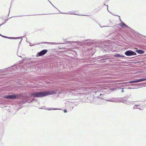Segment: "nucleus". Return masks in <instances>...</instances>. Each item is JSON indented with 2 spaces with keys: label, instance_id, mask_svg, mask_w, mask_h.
I'll return each instance as SVG.
<instances>
[{
  "label": "nucleus",
  "instance_id": "nucleus-20",
  "mask_svg": "<svg viewBox=\"0 0 146 146\" xmlns=\"http://www.w3.org/2000/svg\"><path fill=\"white\" fill-rule=\"evenodd\" d=\"M39 44V43H37V44H32L31 43H30V46H34L35 45H36V44Z\"/></svg>",
  "mask_w": 146,
  "mask_h": 146
},
{
  "label": "nucleus",
  "instance_id": "nucleus-35",
  "mask_svg": "<svg viewBox=\"0 0 146 146\" xmlns=\"http://www.w3.org/2000/svg\"><path fill=\"white\" fill-rule=\"evenodd\" d=\"M108 8V6H107V8Z\"/></svg>",
  "mask_w": 146,
  "mask_h": 146
},
{
  "label": "nucleus",
  "instance_id": "nucleus-10",
  "mask_svg": "<svg viewBox=\"0 0 146 146\" xmlns=\"http://www.w3.org/2000/svg\"><path fill=\"white\" fill-rule=\"evenodd\" d=\"M119 25L120 26L123 28H129V27L122 21L121 23L119 24Z\"/></svg>",
  "mask_w": 146,
  "mask_h": 146
},
{
  "label": "nucleus",
  "instance_id": "nucleus-1",
  "mask_svg": "<svg viewBox=\"0 0 146 146\" xmlns=\"http://www.w3.org/2000/svg\"><path fill=\"white\" fill-rule=\"evenodd\" d=\"M66 89H65L62 90L60 92H59L58 90H50L49 91H46L43 92H40L33 93L32 94V96L34 97L40 98L45 96L48 95H54L56 93L60 94L64 93ZM64 94V93H63Z\"/></svg>",
  "mask_w": 146,
  "mask_h": 146
},
{
  "label": "nucleus",
  "instance_id": "nucleus-27",
  "mask_svg": "<svg viewBox=\"0 0 146 146\" xmlns=\"http://www.w3.org/2000/svg\"><path fill=\"white\" fill-rule=\"evenodd\" d=\"M2 37H3V38H5V37H6V36H3V35H2Z\"/></svg>",
  "mask_w": 146,
  "mask_h": 146
},
{
  "label": "nucleus",
  "instance_id": "nucleus-25",
  "mask_svg": "<svg viewBox=\"0 0 146 146\" xmlns=\"http://www.w3.org/2000/svg\"><path fill=\"white\" fill-rule=\"evenodd\" d=\"M64 111L65 113H66L67 112V111L66 109H65L64 110Z\"/></svg>",
  "mask_w": 146,
  "mask_h": 146
},
{
  "label": "nucleus",
  "instance_id": "nucleus-4",
  "mask_svg": "<svg viewBox=\"0 0 146 146\" xmlns=\"http://www.w3.org/2000/svg\"><path fill=\"white\" fill-rule=\"evenodd\" d=\"M30 59V58L29 60H27L25 62L26 64H23L21 66L24 70H27V69H26V68H29L31 65L33 63L32 62H30L29 61V60Z\"/></svg>",
  "mask_w": 146,
  "mask_h": 146
},
{
  "label": "nucleus",
  "instance_id": "nucleus-15",
  "mask_svg": "<svg viewBox=\"0 0 146 146\" xmlns=\"http://www.w3.org/2000/svg\"><path fill=\"white\" fill-rule=\"evenodd\" d=\"M87 43H88L93 44L94 43V41L91 40H87Z\"/></svg>",
  "mask_w": 146,
  "mask_h": 146
},
{
  "label": "nucleus",
  "instance_id": "nucleus-34",
  "mask_svg": "<svg viewBox=\"0 0 146 146\" xmlns=\"http://www.w3.org/2000/svg\"><path fill=\"white\" fill-rule=\"evenodd\" d=\"M57 109H54V110H57Z\"/></svg>",
  "mask_w": 146,
  "mask_h": 146
},
{
  "label": "nucleus",
  "instance_id": "nucleus-22",
  "mask_svg": "<svg viewBox=\"0 0 146 146\" xmlns=\"http://www.w3.org/2000/svg\"><path fill=\"white\" fill-rule=\"evenodd\" d=\"M128 88L129 89H135V88H133L130 87H129Z\"/></svg>",
  "mask_w": 146,
  "mask_h": 146
},
{
  "label": "nucleus",
  "instance_id": "nucleus-5",
  "mask_svg": "<svg viewBox=\"0 0 146 146\" xmlns=\"http://www.w3.org/2000/svg\"><path fill=\"white\" fill-rule=\"evenodd\" d=\"M124 54L128 56H130L137 55L136 53L131 50H128L125 52Z\"/></svg>",
  "mask_w": 146,
  "mask_h": 146
},
{
  "label": "nucleus",
  "instance_id": "nucleus-31",
  "mask_svg": "<svg viewBox=\"0 0 146 146\" xmlns=\"http://www.w3.org/2000/svg\"><path fill=\"white\" fill-rule=\"evenodd\" d=\"M0 36H2V35L1 34H0Z\"/></svg>",
  "mask_w": 146,
  "mask_h": 146
},
{
  "label": "nucleus",
  "instance_id": "nucleus-36",
  "mask_svg": "<svg viewBox=\"0 0 146 146\" xmlns=\"http://www.w3.org/2000/svg\"><path fill=\"white\" fill-rule=\"evenodd\" d=\"M102 99L103 100H104L103 98H102Z\"/></svg>",
  "mask_w": 146,
  "mask_h": 146
},
{
  "label": "nucleus",
  "instance_id": "nucleus-24",
  "mask_svg": "<svg viewBox=\"0 0 146 146\" xmlns=\"http://www.w3.org/2000/svg\"><path fill=\"white\" fill-rule=\"evenodd\" d=\"M49 3H50L52 5L53 7H55L56 8L55 6H54L53 5V4L51 3V2L49 0V1H48Z\"/></svg>",
  "mask_w": 146,
  "mask_h": 146
},
{
  "label": "nucleus",
  "instance_id": "nucleus-12",
  "mask_svg": "<svg viewBox=\"0 0 146 146\" xmlns=\"http://www.w3.org/2000/svg\"><path fill=\"white\" fill-rule=\"evenodd\" d=\"M113 56L115 57H121L124 58L125 56L122 55H120V54H117L114 55Z\"/></svg>",
  "mask_w": 146,
  "mask_h": 146
},
{
  "label": "nucleus",
  "instance_id": "nucleus-28",
  "mask_svg": "<svg viewBox=\"0 0 146 146\" xmlns=\"http://www.w3.org/2000/svg\"><path fill=\"white\" fill-rule=\"evenodd\" d=\"M109 59V58H104L103 59V60H106L107 59Z\"/></svg>",
  "mask_w": 146,
  "mask_h": 146
},
{
  "label": "nucleus",
  "instance_id": "nucleus-26",
  "mask_svg": "<svg viewBox=\"0 0 146 146\" xmlns=\"http://www.w3.org/2000/svg\"><path fill=\"white\" fill-rule=\"evenodd\" d=\"M99 25H100V27H106V26H100V24H99Z\"/></svg>",
  "mask_w": 146,
  "mask_h": 146
},
{
  "label": "nucleus",
  "instance_id": "nucleus-37",
  "mask_svg": "<svg viewBox=\"0 0 146 146\" xmlns=\"http://www.w3.org/2000/svg\"><path fill=\"white\" fill-rule=\"evenodd\" d=\"M32 100V101H33V100Z\"/></svg>",
  "mask_w": 146,
  "mask_h": 146
},
{
  "label": "nucleus",
  "instance_id": "nucleus-13",
  "mask_svg": "<svg viewBox=\"0 0 146 146\" xmlns=\"http://www.w3.org/2000/svg\"><path fill=\"white\" fill-rule=\"evenodd\" d=\"M68 80H70L71 81H73L75 80V77L74 76H71L69 77L68 79Z\"/></svg>",
  "mask_w": 146,
  "mask_h": 146
},
{
  "label": "nucleus",
  "instance_id": "nucleus-23",
  "mask_svg": "<svg viewBox=\"0 0 146 146\" xmlns=\"http://www.w3.org/2000/svg\"><path fill=\"white\" fill-rule=\"evenodd\" d=\"M63 13V14H72L70 13Z\"/></svg>",
  "mask_w": 146,
  "mask_h": 146
},
{
  "label": "nucleus",
  "instance_id": "nucleus-32",
  "mask_svg": "<svg viewBox=\"0 0 146 146\" xmlns=\"http://www.w3.org/2000/svg\"><path fill=\"white\" fill-rule=\"evenodd\" d=\"M81 94V93H79V94Z\"/></svg>",
  "mask_w": 146,
  "mask_h": 146
},
{
  "label": "nucleus",
  "instance_id": "nucleus-38",
  "mask_svg": "<svg viewBox=\"0 0 146 146\" xmlns=\"http://www.w3.org/2000/svg\"><path fill=\"white\" fill-rule=\"evenodd\" d=\"M105 100L107 101V100Z\"/></svg>",
  "mask_w": 146,
  "mask_h": 146
},
{
  "label": "nucleus",
  "instance_id": "nucleus-19",
  "mask_svg": "<svg viewBox=\"0 0 146 146\" xmlns=\"http://www.w3.org/2000/svg\"><path fill=\"white\" fill-rule=\"evenodd\" d=\"M134 81V80L133 81H130L127 82L126 83H127V84L133 83H135V82Z\"/></svg>",
  "mask_w": 146,
  "mask_h": 146
},
{
  "label": "nucleus",
  "instance_id": "nucleus-7",
  "mask_svg": "<svg viewBox=\"0 0 146 146\" xmlns=\"http://www.w3.org/2000/svg\"><path fill=\"white\" fill-rule=\"evenodd\" d=\"M48 51V50L46 49H44L40 51V52H38L36 55L37 57H38L40 56H42L44 55L46 53H47Z\"/></svg>",
  "mask_w": 146,
  "mask_h": 146
},
{
  "label": "nucleus",
  "instance_id": "nucleus-39",
  "mask_svg": "<svg viewBox=\"0 0 146 146\" xmlns=\"http://www.w3.org/2000/svg\"><path fill=\"white\" fill-rule=\"evenodd\" d=\"M48 1H49V0H48Z\"/></svg>",
  "mask_w": 146,
  "mask_h": 146
},
{
  "label": "nucleus",
  "instance_id": "nucleus-17",
  "mask_svg": "<svg viewBox=\"0 0 146 146\" xmlns=\"http://www.w3.org/2000/svg\"><path fill=\"white\" fill-rule=\"evenodd\" d=\"M138 86L139 87H141L142 86H143L145 84H144L143 83H139L138 84Z\"/></svg>",
  "mask_w": 146,
  "mask_h": 146
},
{
  "label": "nucleus",
  "instance_id": "nucleus-6",
  "mask_svg": "<svg viewBox=\"0 0 146 146\" xmlns=\"http://www.w3.org/2000/svg\"><path fill=\"white\" fill-rule=\"evenodd\" d=\"M19 68V65H13V66L9 67L8 68L11 71V72H9V74L12 73L13 72H12V70H13L15 71H16L18 69V68Z\"/></svg>",
  "mask_w": 146,
  "mask_h": 146
},
{
  "label": "nucleus",
  "instance_id": "nucleus-3",
  "mask_svg": "<svg viewBox=\"0 0 146 146\" xmlns=\"http://www.w3.org/2000/svg\"><path fill=\"white\" fill-rule=\"evenodd\" d=\"M101 47L102 50L104 51H107L110 50L112 47L111 45L108 43H105L102 44Z\"/></svg>",
  "mask_w": 146,
  "mask_h": 146
},
{
  "label": "nucleus",
  "instance_id": "nucleus-18",
  "mask_svg": "<svg viewBox=\"0 0 146 146\" xmlns=\"http://www.w3.org/2000/svg\"><path fill=\"white\" fill-rule=\"evenodd\" d=\"M131 85H132V86L134 85V86H135V87H137V88H138L139 87L138 85V84H131Z\"/></svg>",
  "mask_w": 146,
  "mask_h": 146
},
{
  "label": "nucleus",
  "instance_id": "nucleus-9",
  "mask_svg": "<svg viewBox=\"0 0 146 146\" xmlns=\"http://www.w3.org/2000/svg\"><path fill=\"white\" fill-rule=\"evenodd\" d=\"M146 81V78H144L140 79H135L134 80L135 83H137L141 82Z\"/></svg>",
  "mask_w": 146,
  "mask_h": 146
},
{
  "label": "nucleus",
  "instance_id": "nucleus-14",
  "mask_svg": "<svg viewBox=\"0 0 146 146\" xmlns=\"http://www.w3.org/2000/svg\"><path fill=\"white\" fill-rule=\"evenodd\" d=\"M5 38H9V39H11V38H13V39H19V38H20L21 39H22H22L21 38V37H8L7 36H6Z\"/></svg>",
  "mask_w": 146,
  "mask_h": 146
},
{
  "label": "nucleus",
  "instance_id": "nucleus-11",
  "mask_svg": "<svg viewBox=\"0 0 146 146\" xmlns=\"http://www.w3.org/2000/svg\"><path fill=\"white\" fill-rule=\"evenodd\" d=\"M135 51L139 54H143L145 53V52L143 50L137 48L135 49Z\"/></svg>",
  "mask_w": 146,
  "mask_h": 146
},
{
  "label": "nucleus",
  "instance_id": "nucleus-33",
  "mask_svg": "<svg viewBox=\"0 0 146 146\" xmlns=\"http://www.w3.org/2000/svg\"><path fill=\"white\" fill-rule=\"evenodd\" d=\"M121 91H122V92H123V90H122Z\"/></svg>",
  "mask_w": 146,
  "mask_h": 146
},
{
  "label": "nucleus",
  "instance_id": "nucleus-8",
  "mask_svg": "<svg viewBox=\"0 0 146 146\" xmlns=\"http://www.w3.org/2000/svg\"><path fill=\"white\" fill-rule=\"evenodd\" d=\"M129 96H126L123 98H115L114 100H127L128 99Z\"/></svg>",
  "mask_w": 146,
  "mask_h": 146
},
{
  "label": "nucleus",
  "instance_id": "nucleus-29",
  "mask_svg": "<svg viewBox=\"0 0 146 146\" xmlns=\"http://www.w3.org/2000/svg\"><path fill=\"white\" fill-rule=\"evenodd\" d=\"M102 96V94H100V98H101V96Z\"/></svg>",
  "mask_w": 146,
  "mask_h": 146
},
{
  "label": "nucleus",
  "instance_id": "nucleus-16",
  "mask_svg": "<svg viewBox=\"0 0 146 146\" xmlns=\"http://www.w3.org/2000/svg\"><path fill=\"white\" fill-rule=\"evenodd\" d=\"M47 43V44H57L55 42H43L41 43Z\"/></svg>",
  "mask_w": 146,
  "mask_h": 146
},
{
  "label": "nucleus",
  "instance_id": "nucleus-30",
  "mask_svg": "<svg viewBox=\"0 0 146 146\" xmlns=\"http://www.w3.org/2000/svg\"><path fill=\"white\" fill-rule=\"evenodd\" d=\"M18 55V56H19V57H21V56H19V55Z\"/></svg>",
  "mask_w": 146,
  "mask_h": 146
},
{
  "label": "nucleus",
  "instance_id": "nucleus-2",
  "mask_svg": "<svg viewBox=\"0 0 146 146\" xmlns=\"http://www.w3.org/2000/svg\"><path fill=\"white\" fill-rule=\"evenodd\" d=\"M4 98L8 100H27V99H25V97L23 93L21 94H14L12 93L11 94L6 95L4 96Z\"/></svg>",
  "mask_w": 146,
  "mask_h": 146
},
{
  "label": "nucleus",
  "instance_id": "nucleus-21",
  "mask_svg": "<svg viewBox=\"0 0 146 146\" xmlns=\"http://www.w3.org/2000/svg\"><path fill=\"white\" fill-rule=\"evenodd\" d=\"M8 20V19H7V20H5V22L3 23H2V24H1V25H0V26H1V25H3V24H4Z\"/></svg>",
  "mask_w": 146,
  "mask_h": 146
}]
</instances>
